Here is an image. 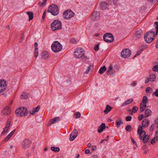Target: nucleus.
Returning <instances> with one entry per match:
<instances>
[{
    "instance_id": "24",
    "label": "nucleus",
    "mask_w": 158,
    "mask_h": 158,
    "mask_svg": "<svg viewBox=\"0 0 158 158\" xmlns=\"http://www.w3.org/2000/svg\"><path fill=\"white\" fill-rule=\"evenodd\" d=\"M123 124L122 119L121 118H118V119L116 121V125L118 128L120 126L121 124Z\"/></svg>"
},
{
    "instance_id": "46",
    "label": "nucleus",
    "mask_w": 158,
    "mask_h": 158,
    "mask_svg": "<svg viewBox=\"0 0 158 158\" xmlns=\"http://www.w3.org/2000/svg\"><path fill=\"white\" fill-rule=\"evenodd\" d=\"M132 117L130 116H128L126 117V120L127 121H131Z\"/></svg>"
},
{
    "instance_id": "9",
    "label": "nucleus",
    "mask_w": 158,
    "mask_h": 158,
    "mask_svg": "<svg viewBox=\"0 0 158 158\" xmlns=\"http://www.w3.org/2000/svg\"><path fill=\"white\" fill-rule=\"evenodd\" d=\"M131 54V52L128 48H124L121 53V55L122 57L126 58L129 57Z\"/></svg>"
},
{
    "instance_id": "13",
    "label": "nucleus",
    "mask_w": 158,
    "mask_h": 158,
    "mask_svg": "<svg viewBox=\"0 0 158 158\" xmlns=\"http://www.w3.org/2000/svg\"><path fill=\"white\" fill-rule=\"evenodd\" d=\"M10 120L8 119L6 123V127L4 128L3 131L2 132V135H4L7 132L10 126Z\"/></svg>"
},
{
    "instance_id": "45",
    "label": "nucleus",
    "mask_w": 158,
    "mask_h": 158,
    "mask_svg": "<svg viewBox=\"0 0 158 158\" xmlns=\"http://www.w3.org/2000/svg\"><path fill=\"white\" fill-rule=\"evenodd\" d=\"M33 109L35 111V112H37L39 111L40 109V106H37L35 108H33Z\"/></svg>"
},
{
    "instance_id": "28",
    "label": "nucleus",
    "mask_w": 158,
    "mask_h": 158,
    "mask_svg": "<svg viewBox=\"0 0 158 158\" xmlns=\"http://www.w3.org/2000/svg\"><path fill=\"white\" fill-rule=\"evenodd\" d=\"M112 109V107L110 105H107L106 108L104 110V112L106 114L108 113Z\"/></svg>"
},
{
    "instance_id": "3",
    "label": "nucleus",
    "mask_w": 158,
    "mask_h": 158,
    "mask_svg": "<svg viewBox=\"0 0 158 158\" xmlns=\"http://www.w3.org/2000/svg\"><path fill=\"white\" fill-rule=\"evenodd\" d=\"M61 22L59 20H54L51 23V28L53 31L60 30L62 28Z\"/></svg>"
},
{
    "instance_id": "54",
    "label": "nucleus",
    "mask_w": 158,
    "mask_h": 158,
    "mask_svg": "<svg viewBox=\"0 0 158 158\" xmlns=\"http://www.w3.org/2000/svg\"><path fill=\"white\" fill-rule=\"evenodd\" d=\"M46 15V12L45 11L44 12L43 14V16H42V19L44 20V19L45 15Z\"/></svg>"
},
{
    "instance_id": "6",
    "label": "nucleus",
    "mask_w": 158,
    "mask_h": 158,
    "mask_svg": "<svg viewBox=\"0 0 158 158\" xmlns=\"http://www.w3.org/2000/svg\"><path fill=\"white\" fill-rule=\"evenodd\" d=\"M48 11L51 13L54 16L57 15L59 12L58 6L54 4H52L49 7Z\"/></svg>"
},
{
    "instance_id": "55",
    "label": "nucleus",
    "mask_w": 158,
    "mask_h": 158,
    "mask_svg": "<svg viewBox=\"0 0 158 158\" xmlns=\"http://www.w3.org/2000/svg\"><path fill=\"white\" fill-rule=\"evenodd\" d=\"M131 140L132 141V142L136 146H137V144L136 143L134 139H133L132 138H131Z\"/></svg>"
},
{
    "instance_id": "58",
    "label": "nucleus",
    "mask_w": 158,
    "mask_h": 158,
    "mask_svg": "<svg viewBox=\"0 0 158 158\" xmlns=\"http://www.w3.org/2000/svg\"><path fill=\"white\" fill-rule=\"evenodd\" d=\"M154 124H152L151 125L150 128V130H153L154 129Z\"/></svg>"
},
{
    "instance_id": "37",
    "label": "nucleus",
    "mask_w": 158,
    "mask_h": 158,
    "mask_svg": "<svg viewBox=\"0 0 158 158\" xmlns=\"http://www.w3.org/2000/svg\"><path fill=\"white\" fill-rule=\"evenodd\" d=\"M146 106H145L144 104L142 103H141L140 105V111L141 112H143L144 111L145 109Z\"/></svg>"
},
{
    "instance_id": "49",
    "label": "nucleus",
    "mask_w": 158,
    "mask_h": 158,
    "mask_svg": "<svg viewBox=\"0 0 158 158\" xmlns=\"http://www.w3.org/2000/svg\"><path fill=\"white\" fill-rule=\"evenodd\" d=\"M141 51H142V50H140V51L139 50L137 52V53L134 56V57H135L136 56L140 55L141 54Z\"/></svg>"
},
{
    "instance_id": "64",
    "label": "nucleus",
    "mask_w": 158,
    "mask_h": 158,
    "mask_svg": "<svg viewBox=\"0 0 158 158\" xmlns=\"http://www.w3.org/2000/svg\"><path fill=\"white\" fill-rule=\"evenodd\" d=\"M156 48H158V39L157 42L156 44Z\"/></svg>"
},
{
    "instance_id": "60",
    "label": "nucleus",
    "mask_w": 158,
    "mask_h": 158,
    "mask_svg": "<svg viewBox=\"0 0 158 158\" xmlns=\"http://www.w3.org/2000/svg\"><path fill=\"white\" fill-rule=\"evenodd\" d=\"M149 78H147L145 80V83H147L149 82Z\"/></svg>"
},
{
    "instance_id": "56",
    "label": "nucleus",
    "mask_w": 158,
    "mask_h": 158,
    "mask_svg": "<svg viewBox=\"0 0 158 158\" xmlns=\"http://www.w3.org/2000/svg\"><path fill=\"white\" fill-rule=\"evenodd\" d=\"M91 67H92V66L91 65L89 66L88 69L86 71V73H88L90 71Z\"/></svg>"
},
{
    "instance_id": "18",
    "label": "nucleus",
    "mask_w": 158,
    "mask_h": 158,
    "mask_svg": "<svg viewBox=\"0 0 158 158\" xmlns=\"http://www.w3.org/2000/svg\"><path fill=\"white\" fill-rule=\"evenodd\" d=\"M143 33L142 31V30L140 29L135 32V35L137 39H138L141 37Z\"/></svg>"
},
{
    "instance_id": "17",
    "label": "nucleus",
    "mask_w": 158,
    "mask_h": 158,
    "mask_svg": "<svg viewBox=\"0 0 158 158\" xmlns=\"http://www.w3.org/2000/svg\"><path fill=\"white\" fill-rule=\"evenodd\" d=\"M150 124L149 120L148 119H143L142 121V127H146L148 126Z\"/></svg>"
},
{
    "instance_id": "7",
    "label": "nucleus",
    "mask_w": 158,
    "mask_h": 158,
    "mask_svg": "<svg viewBox=\"0 0 158 158\" xmlns=\"http://www.w3.org/2000/svg\"><path fill=\"white\" fill-rule=\"evenodd\" d=\"M103 39L105 42L110 43L114 41V38L112 34L107 33L104 34Z\"/></svg>"
},
{
    "instance_id": "40",
    "label": "nucleus",
    "mask_w": 158,
    "mask_h": 158,
    "mask_svg": "<svg viewBox=\"0 0 158 158\" xmlns=\"http://www.w3.org/2000/svg\"><path fill=\"white\" fill-rule=\"evenodd\" d=\"M125 130L127 131L130 132L131 130V126L130 125H127L125 127Z\"/></svg>"
},
{
    "instance_id": "44",
    "label": "nucleus",
    "mask_w": 158,
    "mask_h": 158,
    "mask_svg": "<svg viewBox=\"0 0 158 158\" xmlns=\"http://www.w3.org/2000/svg\"><path fill=\"white\" fill-rule=\"evenodd\" d=\"M138 109V108L137 106H135L133 108L132 111L134 113H136Z\"/></svg>"
},
{
    "instance_id": "12",
    "label": "nucleus",
    "mask_w": 158,
    "mask_h": 158,
    "mask_svg": "<svg viewBox=\"0 0 158 158\" xmlns=\"http://www.w3.org/2000/svg\"><path fill=\"white\" fill-rule=\"evenodd\" d=\"M30 144V143L29 140L28 139H25L22 143V147L25 149H26L29 147Z\"/></svg>"
},
{
    "instance_id": "29",
    "label": "nucleus",
    "mask_w": 158,
    "mask_h": 158,
    "mask_svg": "<svg viewBox=\"0 0 158 158\" xmlns=\"http://www.w3.org/2000/svg\"><path fill=\"white\" fill-rule=\"evenodd\" d=\"M133 100L132 99H128L125 101V102L123 103L121 105L122 106H123L126 105H127L131 103L133 101Z\"/></svg>"
},
{
    "instance_id": "25",
    "label": "nucleus",
    "mask_w": 158,
    "mask_h": 158,
    "mask_svg": "<svg viewBox=\"0 0 158 158\" xmlns=\"http://www.w3.org/2000/svg\"><path fill=\"white\" fill-rule=\"evenodd\" d=\"M15 129L14 130L12 131L4 139V141L6 142H7L9 139L10 138L12 135H13L15 132Z\"/></svg>"
},
{
    "instance_id": "23",
    "label": "nucleus",
    "mask_w": 158,
    "mask_h": 158,
    "mask_svg": "<svg viewBox=\"0 0 158 158\" xmlns=\"http://www.w3.org/2000/svg\"><path fill=\"white\" fill-rule=\"evenodd\" d=\"M101 8L102 10L106 9L108 6V5L105 2H102L100 4Z\"/></svg>"
},
{
    "instance_id": "50",
    "label": "nucleus",
    "mask_w": 158,
    "mask_h": 158,
    "mask_svg": "<svg viewBox=\"0 0 158 158\" xmlns=\"http://www.w3.org/2000/svg\"><path fill=\"white\" fill-rule=\"evenodd\" d=\"M94 50L95 51H98L99 50V45L98 44L96 45V46L94 47Z\"/></svg>"
},
{
    "instance_id": "42",
    "label": "nucleus",
    "mask_w": 158,
    "mask_h": 158,
    "mask_svg": "<svg viewBox=\"0 0 158 158\" xmlns=\"http://www.w3.org/2000/svg\"><path fill=\"white\" fill-rule=\"evenodd\" d=\"M75 117L76 118H77L80 117L81 114L79 112H77L74 114Z\"/></svg>"
},
{
    "instance_id": "48",
    "label": "nucleus",
    "mask_w": 158,
    "mask_h": 158,
    "mask_svg": "<svg viewBox=\"0 0 158 158\" xmlns=\"http://www.w3.org/2000/svg\"><path fill=\"white\" fill-rule=\"evenodd\" d=\"M70 42L72 43H76L77 41L75 39L73 38L70 40Z\"/></svg>"
},
{
    "instance_id": "35",
    "label": "nucleus",
    "mask_w": 158,
    "mask_h": 158,
    "mask_svg": "<svg viewBox=\"0 0 158 158\" xmlns=\"http://www.w3.org/2000/svg\"><path fill=\"white\" fill-rule=\"evenodd\" d=\"M156 77L155 74H151L149 77V79L151 81H154L156 79Z\"/></svg>"
},
{
    "instance_id": "10",
    "label": "nucleus",
    "mask_w": 158,
    "mask_h": 158,
    "mask_svg": "<svg viewBox=\"0 0 158 158\" xmlns=\"http://www.w3.org/2000/svg\"><path fill=\"white\" fill-rule=\"evenodd\" d=\"M7 87L6 81L4 80H0V93L3 92Z\"/></svg>"
},
{
    "instance_id": "16",
    "label": "nucleus",
    "mask_w": 158,
    "mask_h": 158,
    "mask_svg": "<svg viewBox=\"0 0 158 158\" xmlns=\"http://www.w3.org/2000/svg\"><path fill=\"white\" fill-rule=\"evenodd\" d=\"M106 127L105 124L104 123H102L98 127V131L99 133H101Z\"/></svg>"
},
{
    "instance_id": "57",
    "label": "nucleus",
    "mask_w": 158,
    "mask_h": 158,
    "mask_svg": "<svg viewBox=\"0 0 158 158\" xmlns=\"http://www.w3.org/2000/svg\"><path fill=\"white\" fill-rule=\"evenodd\" d=\"M35 112L34 110L33 109L32 110L29 111V113L31 114H34Z\"/></svg>"
},
{
    "instance_id": "41",
    "label": "nucleus",
    "mask_w": 158,
    "mask_h": 158,
    "mask_svg": "<svg viewBox=\"0 0 158 158\" xmlns=\"http://www.w3.org/2000/svg\"><path fill=\"white\" fill-rule=\"evenodd\" d=\"M47 0H43V2L42 3H41L40 2H39L38 3V5L40 6H42L44 5L45 4Z\"/></svg>"
},
{
    "instance_id": "27",
    "label": "nucleus",
    "mask_w": 158,
    "mask_h": 158,
    "mask_svg": "<svg viewBox=\"0 0 158 158\" xmlns=\"http://www.w3.org/2000/svg\"><path fill=\"white\" fill-rule=\"evenodd\" d=\"M152 111L150 109H147L145 111V114L146 115L144 117V118H146L147 117L151 116L152 114Z\"/></svg>"
},
{
    "instance_id": "34",
    "label": "nucleus",
    "mask_w": 158,
    "mask_h": 158,
    "mask_svg": "<svg viewBox=\"0 0 158 158\" xmlns=\"http://www.w3.org/2000/svg\"><path fill=\"white\" fill-rule=\"evenodd\" d=\"M27 14L29 16V21L33 19V18L34 14L32 12H27Z\"/></svg>"
},
{
    "instance_id": "2",
    "label": "nucleus",
    "mask_w": 158,
    "mask_h": 158,
    "mask_svg": "<svg viewBox=\"0 0 158 158\" xmlns=\"http://www.w3.org/2000/svg\"><path fill=\"white\" fill-rule=\"evenodd\" d=\"M84 52L82 48H76L74 52V55L77 58L82 59L83 61H85L87 59V57L84 55Z\"/></svg>"
},
{
    "instance_id": "20",
    "label": "nucleus",
    "mask_w": 158,
    "mask_h": 158,
    "mask_svg": "<svg viewBox=\"0 0 158 158\" xmlns=\"http://www.w3.org/2000/svg\"><path fill=\"white\" fill-rule=\"evenodd\" d=\"M60 119V118L58 117H57L52 119L50 121V123L48 125V126H50L53 123H56L58 122L59 121Z\"/></svg>"
},
{
    "instance_id": "53",
    "label": "nucleus",
    "mask_w": 158,
    "mask_h": 158,
    "mask_svg": "<svg viewBox=\"0 0 158 158\" xmlns=\"http://www.w3.org/2000/svg\"><path fill=\"white\" fill-rule=\"evenodd\" d=\"M91 149L92 151H95L96 149V147L94 146H93L91 147Z\"/></svg>"
},
{
    "instance_id": "39",
    "label": "nucleus",
    "mask_w": 158,
    "mask_h": 158,
    "mask_svg": "<svg viewBox=\"0 0 158 158\" xmlns=\"http://www.w3.org/2000/svg\"><path fill=\"white\" fill-rule=\"evenodd\" d=\"M154 24L155 25V28L156 31V35H157L158 33V22H155Z\"/></svg>"
},
{
    "instance_id": "38",
    "label": "nucleus",
    "mask_w": 158,
    "mask_h": 158,
    "mask_svg": "<svg viewBox=\"0 0 158 158\" xmlns=\"http://www.w3.org/2000/svg\"><path fill=\"white\" fill-rule=\"evenodd\" d=\"M158 140V137L157 136L154 137L151 140V143L153 144V143H156V141H157Z\"/></svg>"
},
{
    "instance_id": "47",
    "label": "nucleus",
    "mask_w": 158,
    "mask_h": 158,
    "mask_svg": "<svg viewBox=\"0 0 158 158\" xmlns=\"http://www.w3.org/2000/svg\"><path fill=\"white\" fill-rule=\"evenodd\" d=\"M152 94L155 95L156 97H158V89H156L155 92H153Z\"/></svg>"
},
{
    "instance_id": "30",
    "label": "nucleus",
    "mask_w": 158,
    "mask_h": 158,
    "mask_svg": "<svg viewBox=\"0 0 158 158\" xmlns=\"http://www.w3.org/2000/svg\"><path fill=\"white\" fill-rule=\"evenodd\" d=\"M99 15V13L97 11L94 12L92 15L93 19H96Z\"/></svg>"
},
{
    "instance_id": "43",
    "label": "nucleus",
    "mask_w": 158,
    "mask_h": 158,
    "mask_svg": "<svg viewBox=\"0 0 158 158\" xmlns=\"http://www.w3.org/2000/svg\"><path fill=\"white\" fill-rule=\"evenodd\" d=\"M152 70L155 72L158 71V65L153 66L152 68Z\"/></svg>"
},
{
    "instance_id": "62",
    "label": "nucleus",
    "mask_w": 158,
    "mask_h": 158,
    "mask_svg": "<svg viewBox=\"0 0 158 158\" xmlns=\"http://www.w3.org/2000/svg\"><path fill=\"white\" fill-rule=\"evenodd\" d=\"M136 85V83L134 81H133L131 84V85L133 86H135Z\"/></svg>"
},
{
    "instance_id": "52",
    "label": "nucleus",
    "mask_w": 158,
    "mask_h": 158,
    "mask_svg": "<svg viewBox=\"0 0 158 158\" xmlns=\"http://www.w3.org/2000/svg\"><path fill=\"white\" fill-rule=\"evenodd\" d=\"M143 118V114H141L139 116V117H138L139 120V121H140Z\"/></svg>"
},
{
    "instance_id": "22",
    "label": "nucleus",
    "mask_w": 158,
    "mask_h": 158,
    "mask_svg": "<svg viewBox=\"0 0 158 158\" xmlns=\"http://www.w3.org/2000/svg\"><path fill=\"white\" fill-rule=\"evenodd\" d=\"M38 44L35 43L34 44V47L35 48V51L34 52V55L35 57H37L38 55Z\"/></svg>"
},
{
    "instance_id": "14",
    "label": "nucleus",
    "mask_w": 158,
    "mask_h": 158,
    "mask_svg": "<svg viewBox=\"0 0 158 158\" xmlns=\"http://www.w3.org/2000/svg\"><path fill=\"white\" fill-rule=\"evenodd\" d=\"M10 112V109L8 106L5 107L4 110L2 111V113L5 115H7L9 114Z\"/></svg>"
},
{
    "instance_id": "36",
    "label": "nucleus",
    "mask_w": 158,
    "mask_h": 158,
    "mask_svg": "<svg viewBox=\"0 0 158 158\" xmlns=\"http://www.w3.org/2000/svg\"><path fill=\"white\" fill-rule=\"evenodd\" d=\"M112 70V66L110 65L109 67V69L107 71V75H111V74H113V73H111V72Z\"/></svg>"
},
{
    "instance_id": "31",
    "label": "nucleus",
    "mask_w": 158,
    "mask_h": 158,
    "mask_svg": "<svg viewBox=\"0 0 158 158\" xmlns=\"http://www.w3.org/2000/svg\"><path fill=\"white\" fill-rule=\"evenodd\" d=\"M106 68L105 66L101 67L99 70V72L100 74H102L106 70Z\"/></svg>"
},
{
    "instance_id": "11",
    "label": "nucleus",
    "mask_w": 158,
    "mask_h": 158,
    "mask_svg": "<svg viewBox=\"0 0 158 158\" xmlns=\"http://www.w3.org/2000/svg\"><path fill=\"white\" fill-rule=\"evenodd\" d=\"M78 131L77 129H74L70 135L69 140L71 141L73 140L77 137Z\"/></svg>"
},
{
    "instance_id": "15",
    "label": "nucleus",
    "mask_w": 158,
    "mask_h": 158,
    "mask_svg": "<svg viewBox=\"0 0 158 158\" xmlns=\"http://www.w3.org/2000/svg\"><path fill=\"white\" fill-rule=\"evenodd\" d=\"M145 35H147V37H148L149 38L150 37L154 39V37L157 35H156V34H155V32L152 31H150L147 32Z\"/></svg>"
},
{
    "instance_id": "26",
    "label": "nucleus",
    "mask_w": 158,
    "mask_h": 158,
    "mask_svg": "<svg viewBox=\"0 0 158 158\" xmlns=\"http://www.w3.org/2000/svg\"><path fill=\"white\" fill-rule=\"evenodd\" d=\"M29 94L28 93H25V92H23L22 93L21 96L20 98L21 99H27L28 98L29 96Z\"/></svg>"
},
{
    "instance_id": "59",
    "label": "nucleus",
    "mask_w": 158,
    "mask_h": 158,
    "mask_svg": "<svg viewBox=\"0 0 158 158\" xmlns=\"http://www.w3.org/2000/svg\"><path fill=\"white\" fill-rule=\"evenodd\" d=\"M90 152V151L89 149H86L85 151V154H88Z\"/></svg>"
},
{
    "instance_id": "4",
    "label": "nucleus",
    "mask_w": 158,
    "mask_h": 158,
    "mask_svg": "<svg viewBox=\"0 0 158 158\" xmlns=\"http://www.w3.org/2000/svg\"><path fill=\"white\" fill-rule=\"evenodd\" d=\"M27 109L25 107H20L15 110V114L17 116H25L28 114Z\"/></svg>"
},
{
    "instance_id": "8",
    "label": "nucleus",
    "mask_w": 158,
    "mask_h": 158,
    "mask_svg": "<svg viewBox=\"0 0 158 158\" xmlns=\"http://www.w3.org/2000/svg\"><path fill=\"white\" fill-rule=\"evenodd\" d=\"M75 15L74 13L71 10H66L63 13V16L65 19H69L73 17Z\"/></svg>"
},
{
    "instance_id": "21",
    "label": "nucleus",
    "mask_w": 158,
    "mask_h": 158,
    "mask_svg": "<svg viewBox=\"0 0 158 158\" xmlns=\"http://www.w3.org/2000/svg\"><path fill=\"white\" fill-rule=\"evenodd\" d=\"M144 38L145 41L147 43H151L154 40L153 38H151L150 37L149 38L148 37H147V35H145Z\"/></svg>"
},
{
    "instance_id": "63",
    "label": "nucleus",
    "mask_w": 158,
    "mask_h": 158,
    "mask_svg": "<svg viewBox=\"0 0 158 158\" xmlns=\"http://www.w3.org/2000/svg\"><path fill=\"white\" fill-rule=\"evenodd\" d=\"M147 147V145H143V147H142V148L143 149H145Z\"/></svg>"
},
{
    "instance_id": "51",
    "label": "nucleus",
    "mask_w": 158,
    "mask_h": 158,
    "mask_svg": "<svg viewBox=\"0 0 158 158\" xmlns=\"http://www.w3.org/2000/svg\"><path fill=\"white\" fill-rule=\"evenodd\" d=\"M151 89H152V88L148 87L146 88L145 90L147 93H149V91Z\"/></svg>"
},
{
    "instance_id": "32",
    "label": "nucleus",
    "mask_w": 158,
    "mask_h": 158,
    "mask_svg": "<svg viewBox=\"0 0 158 158\" xmlns=\"http://www.w3.org/2000/svg\"><path fill=\"white\" fill-rule=\"evenodd\" d=\"M51 149L56 152H58L60 150V148L58 147H52L51 148Z\"/></svg>"
},
{
    "instance_id": "61",
    "label": "nucleus",
    "mask_w": 158,
    "mask_h": 158,
    "mask_svg": "<svg viewBox=\"0 0 158 158\" xmlns=\"http://www.w3.org/2000/svg\"><path fill=\"white\" fill-rule=\"evenodd\" d=\"M149 1H151L152 2H157L158 1V0H148Z\"/></svg>"
},
{
    "instance_id": "33",
    "label": "nucleus",
    "mask_w": 158,
    "mask_h": 158,
    "mask_svg": "<svg viewBox=\"0 0 158 158\" xmlns=\"http://www.w3.org/2000/svg\"><path fill=\"white\" fill-rule=\"evenodd\" d=\"M143 104H144L145 106H146V104L148 102V98L146 96L143 97L142 99Z\"/></svg>"
},
{
    "instance_id": "19",
    "label": "nucleus",
    "mask_w": 158,
    "mask_h": 158,
    "mask_svg": "<svg viewBox=\"0 0 158 158\" xmlns=\"http://www.w3.org/2000/svg\"><path fill=\"white\" fill-rule=\"evenodd\" d=\"M41 58L43 59H45L48 58L49 56V54L48 52L45 51L42 52L41 54Z\"/></svg>"
},
{
    "instance_id": "5",
    "label": "nucleus",
    "mask_w": 158,
    "mask_h": 158,
    "mask_svg": "<svg viewBox=\"0 0 158 158\" xmlns=\"http://www.w3.org/2000/svg\"><path fill=\"white\" fill-rule=\"evenodd\" d=\"M62 45L57 41H54L51 45V49L55 52H58L62 49Z\"/></svg>"
},
{
    "instance_id": "1",
    "label": "nucleus",
    "mask_w": 158,
    "mask_h": 158,
    "mask_svg": "<svg viewBox=\"0 0 158 158\" xmlns=\"http://www.w3.org/2000/svg\"><path fill=\"white\" fill-rule=\"evenodd\" d=\"M137 133L139 135V139L142 140L144 143H145L148 142L149 140L150 136L148 135H146L145 132L143 130L142 126L138 127Z\"/></svg>"
}]
</instances>
